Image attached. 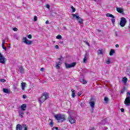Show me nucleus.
Returning <instances> with one entry per match:
<instances>
[{
	"instance_id": "nucleus-1",
	"label": "nucleus",
	"mask_w": 130,
	"mask_h": 130,
	"mask_svg": "<svg viewBox=\"0 0 130 130\" xmlns=\"http://www.w3.org/2000/svg\"><path fill=\"white\" fill-rule=\"evenodd\" d=\"M54 117L56 120H58V122H62V121H64L67 119L66 115L60 114L54 115Z\"/></svg>"
},
{
	"instance_id": "nucleus-2",
	"label": "nucleus",
	"mask_w": 130,
	"mask_h": 130,
	"mask_svg": "<svg viewBox=\"0 0 130 130\" xmlns=\"http://www.w3.org/2000/svg\"><path fill=\"white\" fill-rule=\"evenodd\" d=\"M48 98H49V95L48 93L45 92L43 93L42 97L39 98V101L40 102V103H43V102L46 101L47 99H48Z\"/></svg>"
},
{
	"instance_id": "nucleus-3",
	"label": "nucleus",
	"mask_w": 130,
	"mask_h": 130,
	"mask_svg": "<svg viewBox=\"0 0 130 130\" xmlns=\"http://www.w3.org/2000/svg\"><path fill=\"white\" fill-rule=\"evenodd\" d=\"M78 15H79L78 13H76L75 14H73L72 16L73 18H76L79 24H83V19H82V18L78 16Z\"/></svg>"
},
{
	"instance_id": "nucleus-4",
	"label": "nucleus",
	"mask_w": 130,
	"mask_h": 130,
	"mask_svg": "<svg viewBox=\"0 0 130 130\" xmlns=\"http://www.w3.org/2000/svg\"><path fill=\"white\" fill-rule=\"evenodd\" d=\"M127 95L130 96V92H127ZM124 105L127 106H130V96H127L124 101Z\"/></svg>"
},
{
	"instance_id": "nucleus-5",
	"label": "nucleus",
	"mask_w": 130,
	"mask_h": 130,
	"mask_svg": "<svg viewBox=\"0 0 130 130\" xmlns=\"http://www.w3.org/2000/svg\"><path fill=\"white\" fill-rule=\"evenodd\" d=\"M64 64L66 69H71V68H74V67H76V65L77 64V62H73L71 64L65 63Z\"/></svg>"
},
{
	"instance_id": "nucleus-6",
	"label": "nucleus",
	"mask_w": 130,
	"mask_h": 130,
	"mask_svg": "<svg viewBox=\"0 0 130 130\" xmlns=\"http://www.w3.org/2000/svg\"><path fill=\"white\" fill-rule=\"evenodd\" d=\"M23 42L27 45H31L33 44V41H30L27 39V38L24 37L23 39Z\"/></svg>"
},
{
	"instance_id": "nucleus-7",
	"label": "nucleus",
	"mask_w": 130,
	"mask_h": 130,
	"mask_svg": "<svg viewBox=\"0 0 130 130\" xmlns=\"http://www.w3.org/2000/svg\"><path fill=\"white\" fill-rule=\"evenodd\" d=\"M126 24V19L124 17H121L120 22V25L121 27H124L125 24Z\"/></svg>"
},
{
	"instance_id": "nucleus-8",
	"label": "nucleus",
	"mask_w": 130,
	"mask_h": 130,
	"mask_svg": "<svg viewBox=\"0 0 130 130\" xmlns=\"http://www.w3.org/2000/svg\"><path fill=\"white\" fill-rule=\"evenodd\" d=\"M6 61H7V59L5 58L3 54L0 52V63L5 64V63H6Z\"/></svg>"
},
{
	"instance_id": "nucleus-9",
	"label": "nucleus",
	"mask_w": 130,
	"mask_h": 130,
	"mask_svg": "<svg viewBox=\"0 0 130 130\" xmlns=\"http://www.w3.org/2000/svg\"><path fill=\"white\" fill-rule=\"evenodd\" d=\"M68 120L71 124H74V123H76V119L71 116L68 117Z\"/></svg>"
},
{
	"instance_id": "nucleus-10",
	"label": "nucleus",
	"mask_w": 130,
	"mask_h": 130,
	"mask_svg": "<svg viewBox=\"0 0 130 130\" xmlns=\"http://www.w3.org/2000/svg\"><path fill=\"white\" fill-rule=\"evenodd\" d=\"M116 11L120 14H124L123 9L119 7L116 8Z\"/></svg>"
},
{
	"instance_id": "nucleus-11",
	"label": "nucleus",
	"mask_w": 130,
	"mask_h": 130,
	"mask_svg": "<svg viewBox=\"0 0 130 130\" xmlns=\"http://www.w3.org/2000/svg\"><path fill=\"white\" fill-rule=\"evenodd\" d=\"M20 108L23 111H25L26 108H27V105H26V104H22Z\"/></svg>"
},
{
	"instance_id": "nucleus-12",
	"label": "nucleus",
	"mask_w": 130,
	"mask_h": 130,
	"mask_svg": "<svg viewBox=\"0 0 130 130\" xmlns=\"http://www.w3.org/2000/svg\"><path fill=\"white\" fill-rule=\"evenodd\" d=\"M16 130H23V126L20 124H18L16 127Z\"/></svg>"
},
{
	"instance_id": "nucleus-13",
	"label": "nucleus",
	"mask_w": 130,
	"mask_h": 130,
	"mask_svg": "<svg viewBox=\"0 0 130 130\" xmlns=\"http://www.w3.org/2000/svg\"><path fill=\"white\" fill-rule=\"evenodd\" d=\"M19 70L21 74H24V73H25V70L21 66H19Z\"/></svg>"
},
{
	"instance_id": "nucleus-14",
	"label": "nucleus",
	"mask_w": 130,
	"mask_h": 130,
	"mask_svg": "<svg viewBox=\"0 0 130 130\" xmlns=\"http://www.w3.org/2000/svg\"><path fill=\"white\" fill-rule=\"evenodd\" d=\"M60 66H61V62H58V63H56V64L55 66L56 69H57V70H59V69H60Z\"/></svg>"
},
{
	"instance_id": "nucleus-15",
	"label": "nucleus",
	"mask_w": 130,
	"mask_h": 130,
	"mask_svg": "<svg viewBox=\"0 0 130 130\" xmlns=\"http://www.w3.org/2000/svg\"><path fill=\"white\" fill-rule=\"evenodd\" d=\"M6 43V40H3L2 42V48L4 50H7V47L5 46V44Z\"/></svg>"
},
{
	"instance_id": "nucleus-16",
	"label": "nucleus",
	"mask_w": 130,
	"mask_h": 130,
	"mask_svg": "<svg viewBox=\"0 0 130 130\" xmlns=\"http://www.w3.org/2000/svg\"><path fill=\"white\" fill-rule=\"evenodd\" d=\"M3 92L4 93H7V94H10V93H11V90L7 88H4Z\"/></svg>"
},
{
	"instance_id": "nucleus-17",
	"label": "nucleus",
	"mask_w": 130,
	"mask_h": 130,
	"mask_svg": "<svg viewBox=\"0 0 130 130\" xmlns=\"http://www.w3.org/2000/svg\"><path fill=\"white\" fill-rule=\"evenodd\" d=\"M25 87H26V83H21V89L23 91H25Z\"/></svg>"
},
{
	"instance_id": "nucleus-18",
	"label": "nucleus",
	"mask_w": 130,
	"mask_h": 130,
	"mask_svg": "<svg viewBox=\"0 0 130 130\" xmlns=\"http://www.w3.org/2000/svg\"><path fill=\"white\" fill-rule=\"evenodd\" d=\"M71 92L73 98H75L76 97V92H75V90L74 89H72Z\"/></svg>"
},
{
	"instance_id": "nucleus-19",
	"label": "nucleus",
	"mask_w": 130,
	"mask_h": 130,
	"mask_svg": "<svg viewBox=\"0 0 130 130\" xmlns=\"http://www.w3.org/2000/svg\"><path fill=\"white\" fill-rule=\"evenodd\" d=\"M88 56V54H87V53H85V56H84V58H83V62L84 63H86V62H87V57Z\"/></svg>"
},
{
	"instance_id": "nucleus-20",
	"label": "nucleus",
	"mask_w": 130,
	"mask_h": 130,
	"mask_svg": "<svg viewBox=\"0 0 130 130\" xmlns=\"http://www.w3.org/2000/svg\"><path fill=\"white\" fill-rule=\"evenodd\" d=\"M103 49H100V50H98V54L100 55L101 54H103Z\"/></svg>"
},
{
	"instance_id": "nucleus-21",
	"label": "nucleus",
	"mask_w": 130,
	"mask_h": 130,
	"mask_svg": "<svg viewBox=\"0 0 130 130\" xmlns=\"http://www.w3.org/2000/svg\"><path fill=\"white\" fill-rule=\"evenodd\" d=\"M114 53H115V51L113 49H111L110 51V55L112 56Z\"/></svg>"
},
{
	"instance_id": "nucleus-22",
	"label": "nucleus",
	"mask_w": 130,
	"mask_h": 130,
	"mask_svg": "<svg viewBox=\"0 0 130 130\" xmlns=\"http://www.w3.org/2000/svg\"><path fill=\"white\" fill-rule=\"evenodd\" d=\"M106 16H107V17H110V18H115V17H114V16H113L112 14H110V13H108V14H106Z\"/></svg>"
},
{
	"instance_id": "nucleus-23",
	"label": "nucleus",
	"mask_w": 130,
	"mask_h": 130,
	"mask_svg": "<svg viewBox=\"0 0 130 130\" xmlns=\"http://www.w3.org/2000/svg\"><path fill=\"white\" fill-rule=\"evenodd\" d=\"M106 63L107 64H110V63H111V62L110 61V59L109 58L107 59Z\"/></svg>"
},
{
	"instance_id": "nucleus-24",
	"label": "nucleus",
	"mask_w": 130,
	"mask_h": 130,
	"mask_svg": "<svg viewBox=\"0 0 130 130\" xmlns=\"http://www.w3.org/2000/svg\"><path fill=\"white\" fill-rule=\"evenodd\" d=\"M90 106L91 107H92V108L94 107V106H95V102H91L90 103Z\"/></svg>"
},
{
	"instance_id": "nucleus-25",
	"label": "nucleus",
	"mask_w": 130,
	"mask_h": 130,
	"mask_svg": "<svg viewBox=\"0 0 130 130\" xmlns=\"http://www.w3.org/2000/svg\"><path fill=\"white\" fill-rule=\"evenodd\" d=\"M80 82L82 83V84H87V81L86 80H85V79H82L81 80Z\"/></svg>"
},
{
	"instance_id": "nucleus-26",
	"label": "nucleus",
	"mask_w": 130,
	"mask_h": 130,
	"mask_svg": "<svg viewBox=\"0 0 130 130\" xmlns=\"http://www.w3.org/2000/svg\"><path fill=\"white\" fill-rule=\"evenodd\" d=\"M49 120H50L51 121L49 124L50 126L51 127L53 126V121L51 119H49Z\"/></svg>"
},
{
	"instance_id": "nucleus-27",
	"label": "nucleus",
	"mask_w": 130,
	"mask_h": 130,
	"mask_svg": "<svg viewBox=\"0 0 130 130\" xmlns=\"http://www.w3.org/2000/svg\"><path fill=\"white\" fill-rule=\"evenodd\" d=\"M123 83H126V82H127V78L126 77H123Z\"/></svg>"
},
{
	"instance_id": "nucleus-28",
	"label": "nucleus",
	"mask_w": 130,
	"mask_h": 130,
	"mask_svg": "<svg viewBox=\"0 0 130 130\" xmlns=\"http://www.w3.org/2000/svg\"><path fill=\"white\" fill-rule=\"evenodd\" d=\"M19 115H20V117H21V118H23V115H24V112H20L19 113Z\"/></svg>"
},
{
	"instance_id": "nucleus-29",
	"label": "nucleus",
	"mask_w": 130,
	"mask_h": 130,
	"mask_svg": "<svg viewBox=\"0 0 130 130\" xmlns=\"http://www.w3.org/2000/svg\"><path fill=\"white\" fill-rule=\"evenodd\" d=\"M37 20H38V18L37 17V16L35 15L34 18V21L36 22L37 21Z\"/></svg>"
},
{
	"instance_id": "nucleus-30",
	"label": "nucleus",
	"mask_w": 130,
	"mask_h": 130,
	"mask_svg": "<svg viewBox=\"0 0 130 130\" xmlns=\"http://www.w3.org/2000/svg\"><path fill=\"white\" fill-rule=\"evenodd\" d=\"M112 23L113 24V25H114V23H115V19L114 18H112L111 19Z\"/></svg>"
},
{
	"instance_id": "nucleus-31",
	"label": "nucleus",
	"mask_w": 130,
	"mask_h": 130,
	"mask_svg": "<svg viewBox=\"0 0 130 130\" xmlns=\"http://www.w3.org/2000/svg\"><path fill=\"white\" fill-rule=\"evenodd\" d=\"M62 38V37L60 35H58L57 36H56V39H61Z\"/></svg>"
},
{
	"instance_id": "nucleus-32",
	"label": "nucleus",
	"mask_w": 130,
	"mask_h": 130,
	"mask_svg": "<svg viewBox=\"0 0 130 130\" xmlns=\"http://www.w3.org/2000/svg\"><path fill=\"white\" fill-rule=\"evenodd\" d=\"M109 100V99H108V98L107 97H105L104 98V101H105V102L106 103H107V102H108V101Z\"/></svg>"
},
{
	"instance_id": "nucleus-33",
	"label": "nucleus",
	"mask_w": 130,
	"mask_h": 130,
	"mask_svg": "<svg viewBox=\"0 0 130 130\" xmlns=\"http://www.w3.org/2000/svg\"><path fill=\"white\" fill-rule=\"evenodd\" d=\"M71 9H72L73 13H75V12H76V9L74 8V6H72Z\"/></svg>"
},
{
	"instance_id": "nucleus-34",
	"label": "nucleus",
	"mask_w": 130,
	"mask_h": 130,
	"mask_svg": "<svg viewBox=\"0 0 130 130\" xmlns=\"http://www.w3.org/2000/svg\"><path fill=\"white\" fill-rule=\"evenodd\" d=\"M124 91H125V86H124V87L123 88L122 90H121V94H122V93H123L124 92Z\"/></svg>"
},
{
	"instance_id": "nucleus-35",
	"label": "nucleus",
	"mask_w": 130,
	"mask_h": 130,
	"mask_svg": "<svg viewBox=\"0 0 130 130\" xmlns=\"http://www.w3.org/2000/svg\"><path fill=\"white\" fill-rule=\"evenodd\" d=\"M0 82H1L2 83H6V80L2 78L0 79Z\"/></svg>"
},
{
	"instance_id": "nucleus-36",
	"label": "nucleus",
	"mask_w": 130,
	"mask_h": 130,
	"mask_svg": "<svg viewBox=\"0 0 130 130\" xmlns=\"http://www.w3.org/2000/svg\"><path fill=\"white\" fill-rule=\"evenodd\" d=\"M27 38H28V39H32V35H28L27 36Z\"/></svg>"
},
{
	"instance_id": "nucleus-37",
	"label": "nucleus",
	"mask_w": 130,
	"mask_h": 130,
	"mask_svg": "<svg viewBox=\"0 0 130 130\" xmlns=\"http://www.w3.org/2000/svg\"><path fill=\"white\" fill-rule=\"evenodd\" d=\"M53 130H59V129L57 127H53Z\"/></svg>"
},
{
	"instance_id": "nucleus-38",
	"label": "nucleus",
	"mask_w": 130,
	"mask_h": 130,
	"mask_svg": "<svg viewBox=\"0 0 130 130\" xmlns=\"http://www.w3.org/2000/svg\"><path fill=\"white\" fill-rule=\"evenodd\" d=\"M13 31L17 32V31H18V28H17V27H14L13 28Z\"/></svg>"
},
{
	"instance_id": "nucleus-39",
	"label": "nucleus",
	"mask_w": 130,
	"mask_h": 130,
	"mask_svg": "<svg viewBox=\"0 0 130 130\" xmlns=\"http://www.w3.org/2000/svg\"><path fill=\"white\" fill-rule=\"evenodd\" d=\"M84 42L88 46H90V44L87 41H84Z\"/></svg>"
},
{
	"instance_id": "nucleus-40",
	"label": "nucleus",
	"mask_w": 130,
	"mask_h": 130,
	"mask_svg": "<svg viewBox=\"0 0 130 130\" xmlns=\"http://www.w3.org/2000/svg\"><path fill=\"white\" fill-rule=\"evenodd\" d=\"M22 98H23V99H26V98H27V95L23 94L22 95Z\"/></svg>"
},
{
	"instance_id": "nucleus-41",
	"label": "nucleus",
	"mask_w": 130,
	"mask_h": 130,
	"mask_svg": "<svg viewBox=\"0 0 130 130\" xmlns=\"http://www.w3.org/2000/svg\"><path fill=\"white\" fill-rule=\"evenodd\" d=\"M77 95H78V96H79L80 97V96H81V95H82V92H78Z\"/></svg>"
},
{
	"instance_id": "nucleus-42",
	"label": "nucleus",
	"mask_w": 130,
	"mask_h": 130,
	"mask_svg": "<svg viewBox=\"0 0 130 130\" xmlns=\"http://www.w3.org/2000/svg\"><path fill=\"white\" fill-rule=\"evenodd\" d=\"M24 130H28V126L27 125H24Z\"/></svg>"
},
{
	"instance_id": "nucleus-43",
	"label": "nucleus",
	"mask_w": 130,
	"mask_h": 130,
	"mask_svg": "<svg viewBox=\"0 0 130 130\" xmlns=\"http://www.w3.org/2000/svg\"><path fill=\"white\" fill-rule=\"evenodd\" d=\"M55 48H56V49H58L59 48V47L58 46V45H56L55 46Z\"/></svg>"
},
{
	"instance_id": "nucleus-44",
	"label": "nucleus",
	"mask_w": 130,
	"mask_h": 130,
	"mask_svg": "<svg viewBox=\"0 0 130 130\" xmlns=\"http://www.w3.org/2000/svg\"><path fill=\"white\" fill-rule=\"evenodd\" d=\"M46 8H47V9H50V6H49V5L47 4L46 6Z\"/></svg>"
},
{
	"instance_id": "nucleus-45",
	"label": "nucleus",
	"mask_w": 130,
	"mask_h": 130,
	"mask_svg": "<svg viewBox=\"0 0 130 130\" xmlns=\"http://www.w3.org/2000/svg\"><path fill=\"white\" fill-rule=\"evenodd\" d=\"M121 112H124V109L121 108Z\"/></svg>"
},
{
	"instance_id": "nucleus-46",
	"label": "nucleus",
	"mask_w": 130,
	"mask_h": 130,
	"mask_svg": "<svg viewBox=\"0 0 130 130\" xmlns=\"http://www.w3.org/2000/svg\"><path fill=\"white\" fill-rule=\"evenodd\" d=\"M62 58V56H61V57L60 58H58L59 60H60V61H61V59Z\"/></svg>"
},
{
	"instance_id": "nucleus-47",
	"label": "nucleus",
	"mask_w": 130,
	"mask_h": 130,
	"mask_svg": "<svg viewBox=\"0 0 130 130\" xmlns=\"http://www.w3.org/2000/svg\"><path fill=\"white\" fill-rule=\"evenodd\" d=\"M41 72H44V68H41Z\"/></svg>"
},
{
	"instance_id": "nucleus-48",
	"label": "nucleus",
	"mask_w": 130,
	"mask_h": 130,
	"mask_svg": "<svg viewBox=\"0 0 130 130\" xmlns=\"http://www.w3.org/2000/svg\"><path fill=\"white\" fill-rule=\"evenodd\" d=\"M46 24H49V21H48V20H47L46 21Z\"/></svg>"
},
{
	"instance_id": "nucleus-49",
	"label": "nucleus",
	"mask_w": 130,
	"mask_h": 130,
	"mask_svg": "<svg viewBox=\"0 0 130 130\" xmlns=\"http://www.w3.org/2000/svg\"><path fill=\"white\" fill-rule=\"evenodd\" d=\"M115 46H116V47H117V48L119 47V45H118V44H116V45H115Z\"/></svg>"
},
{
	"instance_id": "nucleus-50",
	"label": "nucleus",
	"mask_w": 130,
	"mask_h": 130,
	"mask_svg": "<svg viewBox=\"0 0 130 130\" xmlns=\"http://www.w3.org/2000/svg\"><path fill=\"white\" fill-rule=\"evenodd\" d=\"M91 130H95V128L93 127H92L91 128Z\"/></svg>"
},
{
	"instance_id": "nucleus-51",
	"label": "nucleus",
	"mask_w": 130,
	"mask_h": 130,
	"mask_svg": "<svg viewBox=\"0 0 130 130\" xmlns=\"http://www.w3.org/2000/svg\"><path fill=\"white\" fill-rule=\"evenodd\" d=\"M60 43L62 44V43H63V42H60Z\"/></svg>"
},
{
	"instance_id": "nucleus-52",
	"label": "nucleus",
	"mask_w": 130,
	"mask_h": 130,
	"mask_svg": "<svg viewBox=\"0 0 130 130\" xmlns=\"http://www.w3.org/2000/svg\"><path fill=\"white\" fill-rule=\"evenodd\" d=\"M116 36H117V34H116Z\"/></svg>"
},
{
	"instance_id": "nucleus-53",
	"label": "nucleus",
	"mask_w": 130,
	"mask_h": 130,
	"mask_svg": "<svg viewBox=\"0 0 130 130\" xmlns=\"http://www.w3.org/2000/svg\"><path fill=\"white\" fill-rule=\"evenodd\" d=\"M127 73H129V71H127Z\"/></svg>"
}]
</instances>
